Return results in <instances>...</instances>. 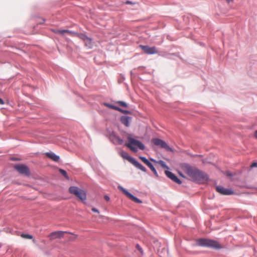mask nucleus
<instances>
[{"instance_id":"f257e3e1","label":"nucleus","mask_w":257,"mask_h":257,"mask_svg":"<svg viewBox=\"0 0 257 257\" xmlns=\"http://www.w3.org/2000/svg\"><path fill=\"white\" fill-rule=\"evenodd\" d=\"M182 170L195 181H201L208 179V177L205 173L200 171L195 168H193L190 165L184 163L181 165Z\"/></svg>"},{"instance_id":"f03ea898","label":"nucleus","mask_w":257,"mask_h":257,"mask_svg":"<svg viewBox=\"0 0 257 257\" xmlns=\"http://www.w3.org/2000/svg\"><path fill=\"white\" fill-rule=\"evenodd\" d=\"M127 141L128 142L125 144V146L133 152H137L139 149L144 150L145 149V145L140 141L135 139L131 135L128 136Z\"/></svg>"},{"instance_id":"7ed1b4c3","label":"nucleus","mask_w":257,"mask_h":257,"mask_svg":"<svg viewBox=\"0 0 257 257\" xmlns=\"http://www.w3.org/2000/svg\"><path fill=\"white\" fill-rule=\"evenodd\" d=\"M197 244L201 246L207 247L216 249H219L221 248V245L218 241L212 239L200 238L197 240Z\"/></svg>"},{"instance_id":"20e7f679","label":"nucleus","mask_w":257,"mask_h":257,"mask_svg":"<svg viewBox=\"0 0 257 257\" xmlns=\"http://www.w3.org/2000/svg\"><path fill=\"white\" fill-rule=\"evenodd\" d=\"M69 192L75 195L82 201H85L86 199V192L76 186H71L69 188Z\"/></svg>"},{"instance_id":"39448f33","label":"nucleus","mask_w":257,"mask_h":257,"mask_svg":"<svg viewBox=\"0 0 257 257\" xmlns=\"http://www.w3.org/2000/svg\"><path fill=\"white\" fill-rule=\"evenodd\" d=\"M118 188L120 190H121L125 195H126L130 199H131L133 201H134L136 203H142V201L140 199H139L138 198L134 196L132 194L130 193L128 191H127L125 189H124L122 186L119 185L118 186Z\"/></svg>"},{"instance_id":"423d86ee","label":"nucleus","mask_w":257,"mask_h":257,"mask_svg":"<svg viewBox=\"0 0 257 257\" xmlns=\"http://www.w3.org/2000/svg\"><path fill=\"white\" fill-rule=\"evenodd\" d=\"M153 143L158 146H160L162 148L165 149L167 151H172V149L170 148L167 144L164 141L160 139H154L152 140Z\"/></svg>"},{"instance_id":"0eeeda50","label":"nucleus","mask_w":257,"mask_h":257,"mask_svg":"<svg viewBox=\"0 0 257 257\" xmlns=\"http://www.w3.org/2000/svg\"><path fill=\"white\" fill-rule=\"evenodd\" d=\"M216 189L218 193L224 195H231L234 193L232 189L225 188L221 185L216 186Z\"/></svg>"},{"instance_id":"6e6552de","label":"nucleus","mask_w":257,"mask_h":257,"mask_svg":"<svg viewBox=\"0 0 257 257\" xmlns=\"http://www.w3.org/2000/svg\"><path fill=\"white\" fill-rule=\"evenodd\" d=\"M15 168L21 174H24L26 176L30 175L29 169L25 165H16L15 166Z\"/></svg>"},{"instance_id":"1a4fd4ad","label":"nucleus","mask_w":257,"mask_h":257,"mask_svg":"<svg viewBox=\"0 0 257 257\" xmlns=\"http://www.w3.org/2000/svg\"><path fill=\"white\" fill-rule=\"evenodd\" d=\"M139 158L154 173L156 177H158V174L153 165L145 157L140 156Z\"/></svg>"},{"instance_id":"9d476101","label":"nucleus","mask_w":257,"mask_h":257,"mask_svg":"<svg viewBox=\"0 0 257 257\" xmlns=\"http://www.w3.org/2000/svg\"><path fill=\"white\" fill-rule=\"evenodd\" d=\"M140 47L147 54H154L158 53V51L155 47H150L148 46L140 45Z\"/></svg>"},{"instance_id":"9b49d317","label":"nucleus","mask_w":257,"mask_h":257,"mask_svg":"<svg viewBox=\"0 0 257 257\" xmlns=\"http://www.w3.org/2000/svg\"><path fill=\"white\" fill-rule=\"evenodd\" d=\"M165 174L166 175V176L169 178H170L172 181H173L174 182H175L178 184H181L182 182L181 181V180L172 172L167 170V171H165Z\"/></svg>"},{"instance_id":"f8f14e48","label":"nucleus","mask_w":257,"mask_h":257,"mask_svg":"<svg viewBox=\"0 0 257 257\" xmlns=\"http://www.w3.org/2000/svg\"><path fill=\"white\" fill-rule=\"evenodd\" d=\"M65 233H68L67 231H57L52 232L49 236L51 239H54L56 238H61L64 235ZM69 233H71V232H69Z\"/></svg>"},{"instance_id":"ddd939ff","label":"nucleus","mask_w":257,"mask_h":257,"mask_svg":"<svg viewBox=\"0 0 257 257\" xmlns=\"http://www.w3.org/2000/svg\"><path fill=\"white\" fill-rule=\"evenodd\" d=\"M110 139L111 142L115 145H121L123 141L122 139L116 136L114 133H112L110 136Z\"/></svg>"},{"instance_id":"4468645a","label":"nucleus","mask_w":257,"mask_h":257,"mask_svg":"<svg viewBox=\"0 0 257 257\" xmlns=\"http://www.w3.org/2000/svg\"><path fill=\"white\" fill-rule=\"evenodd\" d=\"M132 161L131 163L134 166H135L137 168L144 172H147V169H146V168L144 166H143L140 163H139L137 160H136L135 159H132Z\"/></svg>"},{"instance_id":"2eb2a0df","label":"nucleus","mask_w":257,"mask_h":257,"mask_svg":"<svg viewBox=\"0 0 257 257\" xmlns=\"http://www.w3.org/2000/svg\"><path fill=\"white\" fill-rule=\"evenodd\" d=\"M120 121L125 126L128 127L130 125V122L132 120V117L128 116L123 115L120 117Z\"/></svg>"},{"instance_id":"dca6fc26","label":"nucleus","mask_w":257,"mask_h":257,"mask_svg":"<svg viewBox=\"0 0 257 257\" xmlns=\"http://www.w3.org/2000/svg\"><path fill=\"white\" fill-rule=\"evenodd\" d=\"M46 155L49 158L51 159L52 160L57 162L59 161L60 157L59 156L56 155L55 153L53 152H47L46 153Z\"/></svg>"},{"instance_id":"f3484780","label":"nucleus","mask_w":257,"mask_h":257,"mask_svg":"<svg viewBox=\"0 0 257 257\" xmlns=\"http://www.w3.org/2000/svg\"><path fill=\"white\" fill-rule=\"evenodd\" d=\"M119 155L124 159H126L128 161H129V162H130L131 163L132 162V159H134V158H133V157H131L130 156H129L128 154H127V153L124 152V151L123 150H121L120 152H119Z\"/></svg>"},{"instance_id":"a211bd4d","label":"nucleus","mask_w":257,"mask_h":257,"mask_svg":"<svg viewBox=\"0 0 257 257\" xmlns=\"http://www.w3.org/2000/svg\"><path fill=\"white\" fill-rule=\"evenodd\" d=\"M85 43V46L87 47L89 49H91L93 47V44L92 43V39L87 37V38L84 41Z\"/></svg>"},{"instance_id":"6ab92c4d","label":"nucleus","mask_w":257,"mask_h":257,"mask_svg":"<svg viewBox=\"0 0 257 257\" xmlns=\"http://www.w3.org/2000/svg\"><path fill=\"white\" fill-rule=\"evenodd\" d=\"M102 105H104V106H105L109 108H111V109H114V110H117V107L118 106H115V105H113L112 104H109L108 103H106V102H103Z\"/></svg>"},{"instance_id":"aec40b11","label":"nucleus","mask_w":257,"mask_h":257,"mask_svg":"<svg viewBox=\"0 0 257 257\" xmlns=\"http://www.w3.org/2000/svg\"><path fill=\"white\" fill-rule=\"evenodd\" d=\"M59 172L67 180H69V177H68L67 173L65 170L60 169H59Z\"/></svg>"},{"instance_id":"412c9836","label":"nucleus","mask_w":257,"mask_h":257,"mask_svg":"<svg viewBox=\"0 0 257 257\" xmlns=\"http://www.w3.org/2000/svg\"><path fill=\"white\" fill-rule=\"evenodd\" d=\"M158 163L161 166L162 168L168 170L169 169V167L167 165V164L164 161L160 160L158 162Z\"/></svg>"},{"instance_id":"4be33fe9","label":"nucleus","mask_w":257,"mask_h":257,"mask_svg":"<svg viewBox=\"0 0 257 257\" xmlns=\"http://www.w3.org/2000/svg\"><path fill=\"white\" fill-rule=\"evenodd\" d=\"M76 37H78L83 41H84L88 37L86 35L82 33H78Z\"/></svg>"},{"instance_id":"5701e85b","label":"nucleus","mask_w":257,"mask_h":257,"mask_svg":"<svg viewBox=\"0 0 257 257\" xmlns=\"http://www.w3.org/2000/svg\"><path fill=\"white\" fill-rule=\"evenodd\" d=\"M21 236L23 238H25V239H32L33 237L32 235H30L29 234H25V233L22 234Z\"/></svg>"},{"instance_id":"b1692460","label":"nucleus","mask_w":257,"mask_h":257,"mask_svg":"<svg viewBox=\"0 0 257 257\" xmlns=\"http://www.w3.org/2000/svg\"><path fill=\"white\" fill-rule=\"evenodd\" d=\"M117 110L119 112H121V113H123L124 114H130L131 113L130 111L127 110L122 109L119 107H117Z\"/></svg>"},{"instance_id":"393cba45","label":"nucleus","mask_w":257,"mask_h":257,"mask_svg":"<svg viewBox=\"0 0 257 257\" xmlns=\"http://www.w3.org/2000/svg\"><path fill=\"white\" fill-rule=\"evenodd\" d=\"M116 103H118V104H119L120 106L124 107H127L128 106L126 102H125L124 101H118Z\"/></svg>"},{"instance_id":"a878e982","label":"nucleus","mask_w":257,"mask_h":257,"mask_svg":"<svg viewBox=\"0 0 257 257\" xmlns=\"http://www.w3.org/2000/svg\"><path fill=\"white\" fill-rule=\"evenodd\" d=\"M65 31V33H69V34L72 35V36H77V33L76 32H73V31H70V30H64Z\"/></svg>"},{"instance_id":"bb28decb","label":"nucleus","mask_w":257,"mask_h":257,"mask_svg":"<svg viewBox=\"0 0 257 257\" xmlns=\"http://www.w3.org/2000/svg\"><path fill=\"white\" fill-rule=\"evenodd\" d=\"M53 32L55 33L60 34L62 35H63L65 33L64 30H54Z\"/></svg>"},{"instance_id":"cd10ccee","label":"nucleus","mask_w":257,"mask_h":257,"mask_svg":"<svg viewBox=\"0 0 257 257\" xmlns=\"http://www.w3.org/2000/svg\"><path fill=\"white\" fill-rule=\"evenodd\" d=\"M137 249L141 252H143V249L141 247V246L139 245V244H137Z\"/></svg>"},{"instance_id":"c85d7f7f","label":"nucleus","mask_w":257,"mask_h":257,"mask_svg":"<svg viewBox=\"0 0 257 257\" xmlns=\"http://www.w3.org/2000/svg\"><path fill=\"white\" fill-rule=\"evenodd\" d=\"M257 167V163L256 162H253L250 165L251 168H253V167Z\"/></svg>"},{"instance_id":"c756f323","label":"nucleus","mask_w":257,"mask_h":257,"mask_svg":"<svg viewBox=\"0 0 257 257\" xmlns=\"http://www.w3.org/2000/svg\"><path fill=\"white\" fill-rule=\"evenodd\" d=\"M92 211L93 212H96V213H99V210L95 208H92Z\"/></svg>"},{"instance_id":"7c9ffc66","label":"nucleus","mask_w":257,"mask_h":257,"mask_svg":"<svg viewBox=\"0 0 257 257\" xmlns=\"http://www.w3.org/2000/svg\"><path fill=\"white\" fill-rule=\"evenodd\" d=\"M104 198L107 201H109L110 199V198L108 195H105Z\"/></svg>"},{"instance_id":"2f4dec72","label":"nucleus","mask_w":257,"mask_h":257,"mask_svg":"<svg viewBox=\"0 0 257 257\" xmlns=\"http://www.w3.org/2000/svg\"><path fill=\"white\" fill-rule=\"evenodd\" d=\"M4 103V100L0 98V104H3Z\"/></svg>"},{"instance_id":"473e14b6","label":"nucleus","mask_w":257,"mask_h":257,"mask_svg":"<svg viewBox=\"0 0 257 257\" xmlns=\"http://www.w3.org/2000/svg\"><path fill=\"white\" fill-rule=\"evenodd\" d=\"M254 135L255 138L257 139V130L254 132Z\"/></svg>"},{"instance_id":"72a5a7b5","label":"nucleus","mask_w":257,"mask_h":257,"mask_svg":"<svg viewBox=\"0 0 257 257\" xmlns=\"http://www.w3.org/2000/svg\"><path fill=\"white\" fill-rule=\"evenodd\" d=\"M226 2H227V3L229 4L231 2H233V0H226Z\"/></svg>"},{"instance_id":"f704fd0d","label":"nucleus","mask_w":257,"mask_h":257,"mask_svg":"<svg viewBox=\"0 0 257 257\" xmlns=\"http://www.w3.org/2000/svg\"><path fill=\"white\" fill-rule=\"evenodd\" d=\"M44 20H42V21H41V22H39V23L40 24H43V23H44Z\"/></svg>"},{"instance_id":"c9c22d12","label":"nucleus","mask_w":257,"mask_h":257,"mask_svg":"<svg viewBox=\"0 0 257 257\" xmlns=\"http://www.w3.org/2000/svg\"><path fill=\"white\" fill-rule=\"evenodd\" d=\"M150 160H151L152 161H153V162H156H156H157L156 161V160H155V159H153V158H151V159H150Z\"/></svg>"},{"instance_id":"e433bc0d","label":"nucleus","mask_w":257,"mask_h":257,"mask_svg":"<svg viewBox=\"0 0 257 257\" xmlns=\"http://www.w3.org/2000/svg\"><path fill=\"white\" fill-rule=\"evenodd\" d=\"M126 4H131V3H131V2H130V1H127V2H126Z\"/></svg>"},{"instance_id":"4c0bfd02","label":"nucleus","mask_w":257,"mask_h":257,"mask_svg":"<svg viewBox=\"0 0 257 257\" xmlns=\"http://www.w3.org/2000/svg\"><path fill=\"white\" fill-rule=\"evenodd\" d=\"M180 175L182 177H184V176H183V175H182V174L180 173Z\"/></svg>"}]
</instances>
